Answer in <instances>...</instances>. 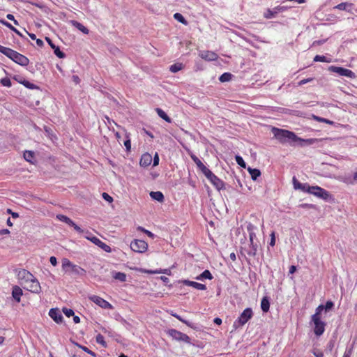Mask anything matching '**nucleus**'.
Wrapping results in <instances>:
<instances>
[{"label":"nucleus","instance_id":"1","mask_svg":"<svg viewBox=\"0 0 357 357\" xmlns=\"http://www.w3.org/2000/svg\"><path fill=\"white\" fill-rule=\"evenodd\" d=\"M292 182L295 190L313 195L326 202L333 200V195L328 191L318 185L311 186L307 183H302L296 176L293 177Z\"/></svg>","mask_w":357,"mask_h":357},{"label":"nucleus","instance_id":"2","mask_svg":"<svg viewBox=\"0 0 357 357\" xmlns=\"http://www.w3.org/2000/svg\"><path fill=\"white\" fill-rule=\"evenodd\" d=\"M271 131L274 137L280 144H288L291 146H296L298 136L294 132L275 127H273Z\"/></svg>","mask_w":357,"mask_h":357},{"label":"nucleus","instance_id":"3","mask_svg":"<svg viewBox=\"0 0 357 357\" xmlns=\"http://www.w3.org/2000/svg\"><path fill=\"white\" fill-rule=\"evenodd\" d=\"M0 52L22 66H26L29 63V59L24 55L1 45Z\"/></svg>","mask_w":357,"mask_h":357},{"label":"nucleus","instance_id":"4","mask_svg":"<svg viewBox=\"0 0 357 357\" xmlns=\"http://www.w3.org/2000/svg\"><path fill=\"white\" fill-rule=\"evenodd\" d=\"M253 317V312L252 308H245L234 322L233 327L237 329L239 327L243 326L250 319Z\"/></svg>","mask_w":357,"mask_h":357},{"label":"nucleus","instance_id":"5","mask_svg":"<svg viewBox=\"0 0 357 357\" xmlns=\"http://www.w3.org/2000/svg\"><path fill=\"white\" fill-rule=\"evenodd\" d=\"M166 333L174 340H176L178 342H183L187 343L190 345H194V346L195 345L194 343L192 342L190 337L188 335H186L179 331H177L174 328H171V329H168L166 331Z\"/></svg>","mask_w":357,"mask_h":357},{"label":"nucleus","instance_id":"6","mask_svg":"<svg viewBox=\"0 0 357 357\" xmlns=\"http://www.w3.org/2000/svg\"><path fill=\"white\" fill-rule=\"evenodd\" d=\"M204 174L218 191L225 189V182L215 175L209 169Z\"/></svg>","mask_w":357,"mask_h":357},{"label":"nucleus","instance_id":"7","mask_svg":"<svg viewBox=\"0 0 357 357\" xmlns=\"http://www.w3.org/2000/svg\"><path fill=\"white\" fill-rule=\"evenodd\" d=\"M328 70L350 79H355L356 77V74L352 70L343 67L331 66L328 67Z\"/></svg>","mask_w":357,"mask_h":357},{"label":"nucleus","instance_id":"8","mask_svg":"<svg viewBox=\"0 0 357 357\" xmlns=\"http://www.w3.org/2000/svg\"><path fill=\"white\" fill-rule=\"evenodd\" d=\"M311 321L314 324V333L317 336H321L325 331L326 323L321 321V317L312 315Z\"/></svg>","mask_w":357,"mask_h":357},{"label":"nucleus","instance_id":"9","mask_svg":"<svg viewBox=\"0 0 357 357\" xmlns=\"http://www.w3.org/2000/svg\"><path fill=\"white\" fill-rule=\"evenodd\" d=\"M130 248L135 252L144 253L148 249V243L142 240L135 239L130 243Z\"/></svg>","mask_w":357,"mask_h":357},{"label":"nucleus","instance_id":"10","mask_svg":"<svg viewBox=\"0 0 357 357\" xmlns=\"http://www.w3.org/2000/svg\"><path fill=\"white\" fill-rule=\"evenodd\" d=\"M89 300L103 309H112L113 306L108 301L102 298L93 295L89 296Z\"/></svg>","mask_w":357,"mask_h":357},{"label":"nucleus","instance_id":"11","mask_svg":"<svg viewBox=\"0 0 357 357\" xmlns=\"http://www.w3.org/2000/svg\"><path fill=\"white\" fill-rule=\"evenodd\" d=\"M86 238L90 241H91L93 243H94L96 245L102 249L106 252L109 253L112 252L111 248L108 245L102 242L101 240H100L98 237L95 236H86Z\"/></svg>","mask_w":357,"mask_h":357},{"label":"nucleus","instance_id":"12","mask_svg":"<svg viewBox=\"0 0 357 357\" xmlns=\"http://www.w3.org/2000/svg\"><path fill=\"white\" fill-rule=\"evenodd\" d=\"M286 10V7L278 6L273 9L268 8L264 13V17L266 19H272L276 17L277 14L283 12Z\"/></svg>","mask_w":357,"mask_h":357},{"label":"nucleus","instance_id":"13","mask_svg":"<svg viewBox=\"0 0 357 357\" xmlns=\"http://www.w3.org/2000/svg\"><path fill=\"white\" fill-rule=\"evenodd\" d=\"M45 40L49 44V45L51 47L52 49L54 50V54L59 57V59H64L66 57V54L62 52L59 46H56L52 40L49 37H45Z\"/></svg>","mask_w":357,"mask_h":357},{"label":"nucleus","instance_id":"14","mask_svg":"<svg viewBox=\"0 0 357 357\" xmlns=\"http://www.w3.org/2000/svg\"><path fill=\"white\" fill-rule=\"evenodd\" d=\"M49 316L56 323L61 324L63 321V316L58 308H52L49 311Z\"/></svg>","mask_w":357,"mask_h":357},{"label":"nucleus","instance_id":"15","mask_svg":"<svg viewBox=\"0 0 357 357\" xmlns=\"http://www.w3.org/2000/svg\"><path fill=\"white\" fill-rule=\"evenodd\" d=\"M17 278L19 280H24L26 282L33 280L34 276L27 270L20 269L17 271Z\"/></svg>","mask_w":357,"mask_h":357},{"label":"nucleus","instance_id":"16","mask_svg":"<svg viewBox=\"0 0 357 357\" xmlns=\"http://www.w3.org/2000/svg\"><path fill=\"white\" fill-rule=\"evenodd\" d=\"M259 247V241H256L255 243H250L248 248L246 250L248 255L253 257H256Z\"/></svg>","mask_w":357,"mask_h":357},{"label":"nucleus","instance_id":"17","mask_svg":"<svg viewBox=\"0 0 357 357\" xmlns=\"http://www.w3.org/2000/svg\"><path fill=\"white\" fill-rule=\"evenodd\" d=\"M319 141L318 139L314 138H310V139H303L299 137H298L296 146L303 147L306 146H310L314 144V143L317 142Z\"/></svg>","mask_w":357,"mask_h":357},{"label":"nucleus","instance_id":"18","mask_svg":"<svg viewBox=\"0 0 357 357\" xmlns=\"http://www.w3.org/2000/svg\"><path fill=\"white\" fill-rule=\"evenodd\" d=\"M354 5L349 2H342L333 7V9H337L340 10H344L346 12L352 13Z\"/></svg>","mask_w":357,"mask_h":357},{"label":"nucleus","instance_id":"19","mask_svg":"<svg viewBox=\"0 0 357 357\" xmlns=\"http://www.w3.org/2000/svg\"><path fill=\"white\" fill-rule=\"evenodd\" d=\"M30 283L28 289L32 293L38 294L40 292L41 287L38 280L34 277L33 280L29 281Z\"/></svg>","mask_w":357,"mask_h":357},{"label":"nucleus","instance_id":"20","mask_svg":"<svg viewBox=\"0 0 357 357\" xmlns=\"http://www.w3.org/2000/svg\"><path fill=\"white\" fill-rule=\"evenodd\" d=\"M152 162V155L149 153L142 154L139 160V165L141 167H147Z\"/></svg>","mask_w":357,"mask_h":357},{"label":"nucleus","instance_id":"21","mask_svg":"<svg viewBox=\"0 0 357 357\" xmlns=\"http://www.w3.org/2000/svg\"><path fill=\"white\" fill-rule=\"evenodd\" d=\"M181 282H182L183 284H184L185 285L192 287L199 290H206V286L205 284H201V283H199L197 282L190 281L188 280H184L181 281Z\"/></svg>","mask_w":357,"mask_h":357},{"label":"nucleus","instance_id":"22","mask_svg":"<svg viewBox=\"0 0 357 357\" xmlns=\"http://www.w3.org/2000/svg\"><path fill=\"white\" fill-rule=\"evenodd\" d=\"M199 55L203 59L208 61H215L218 58V55L211 51H203L200 53Z\"/></svg>","mask_w":357,"mask_h":357},{"label":"nucleus","instance_id":"23","mask_svg":"<svg viewBox=\"0 0 357 357\" xmlns=\"http://www.w3.org/2000/svg\"><path fill=\"white\" fill-rule=\"evenodd\" d=\"M22 294H23V291L22 290V289L20 287H19L18 286H14L13 287L12 296H13V299L17 303L20 302V298H21V296L22 295Z\"/></svg>","mask_w":357,"mask_h":357},{"label":"nucleus","instance_id":"24","mask_svg":"<svg viewBox=\"0 0 357 357\" xmlns=\"http://www.w3.org/2000/svg\"><path fill=\"white\" fill-rule=\"evenodd\" d=\"M149 195L152 199L160 203L163 202L165 200L164 195L160 191H151Z\"/></svg>","mask_w":357,"mask_h":357},{"label":"nucleus","instance_id":"25","mask_svg":"<svg viewBox=\"0 0 357 357\" xmlns=\"http://www.w3.org/2000/svg\"><path fill=\"white\" fill-rule=\"evenodd\" d=\"M261 309L263 312H268L270 309V298L268 296H264L261 301Z\"/></svg>","mask_w":357,"mask_h":357},{"label":"nucleus","instance_id":"26","mask_svg":"<svg viewBox=\"0 0 357 357\" xmlns=\"http://www.w3.org/2000/svg\"><path fill=\"white\" fill-rule=\"evenodd\" d=\"M192 160L197 165V168L203 173H206V172L208 169L202 162L195 155L192 156Z\"/></svg>","mask_w":357,"mask_h":357},{"label":"nucleus","instance_id":"27","mask_svg":"<svg viewBox=\"0 0 357 357\" xmlns=\"http://www.w3.org/2000/svg\"><path fill=\"white\" fill-rule=\"evenodd\" d=\"M0 24L6 26V27L9 28L11 31H13L14 33L17 34L22 38H24V36L20 33L19 30H17L15 27H14L10 23L7 22L6 20L3 19H0Z\"/></svg>","mask_w":357,"mask_h":357},{"label":"nucleus","instance_id":"28","mask_svg":"<svg viewBox=\"0 0 357 357\" xmlns=\"http://www.w3.org/2000/svg\"><path fill=\"white\" fill-rule=\"evenodd\" d=\"M71 272L73 274L78 276H85L86 273V271L84 268L75 264L71 268Z\"/></svg>","mask_w":357,"mask_h":357},{"label":"nucleus","instance_id":"29","mask_svg":"<svg viewBox=\"0 0 357 357\" xmlns=\"http://www.w3.org/2000/svg\"><path fill=\"white\" fill-rule=\"evenodd\" d=\"M247 169L253 181H257V178L261 176V172L259 169L251 168L250 167H248Z\"/></svg>","mask_w":357,"mask_h":357},{"label":"nucleus","instance_id":"30","mask_svg":"<svg viewBox=\"0 0 357 357\" xmlns=\"http://www.w3.org/2000/svg\"><path fill=\"white\" fill-rule=\"evenodd\" d=\"M71 23L75 28H77L79 31H82L83 33H84V34L89 33V30L88 29V28H86L85 26H84L82 23L79 22L77 21H75V20H73L71 22Z\"/></svg>","mask_w":357,"mask_h":357},{"label":"nucleus","instance_id":"31","mask_svg":"<svg viewBox=\"0 0 357 357\" xmlns=\"http://www.w3.org/2000/svg\"><path fill=\"white\" fill-rule=\"evenodd\" d=\"M155 111H156V113L158 114V115L161 119L165 120L166 122H167V123H171L172 122L171 118L167 114V113L164 110H162L160 108H156Z\"/></svg>","mask_w":357,"mask_h":357},{"label":"nucleus","instance_id":"32","mask_svg":"<svg viewBox=\"0 0 357 357\" xmlns=\"http://www.w3.org/2000/svg\"><path fill=\"white\" fill-rule=\"evenodd\" d=\"M112 277L116 280H119L120 282H126V274L122 272H116L112 271Z\"/></svg>","mask_w":357,"mask_h":357},{"label":"nucleus","instance_id":"33","mask_svg":"<svg viewBox=\"0 0 357 357\" xmlns=\"http://www.w3.org/2000/svg\"><path fill=\"white\" fill-rule=\"evenodd\" d=\"M24 158L27 162L33 164L35 159V153L33 151H25L24 152Z\"/></svg>","mask_w":357,"mask_h":357},{"label":"nucleus","instance_id":"34","mask_svg":"<svg viewBox=\"0 0 357 357\" xmlns=\"http://www.w3.org/2000/svg\"><path fill=\"white\" fill-rule=\"evenodd\" d=\"M233 77L234 75L230 73H224L220 76L219 80L220 82H226L230 81Z\"/></svg>","mask_w":357,"mask_h":357},{"label":"nucleus","instance_id":"35","mask_svg":"<svg viewBox=\"0 0 357 357\" xmlns=\"http://www.w3.org/2000/svg\"><path fill=\"white\" fill-rule=\"evenodd\" d=\"M73 264L71 263V261L66 259V258H64L62 260V268L65 271H68V268H72L73 266Z\"/></svg>","mask_w":357,"mask_h":357},{"label":"nucleus","instance_id":"36","mask_svg":"<svg viewBox=\"0 0 357 357\" xmlns=\"http://www.w3.org/2000/svg\"><path fill=\"white\" fill-rule=\"evenodd\" d=\"M67 225H68L70 227H72L74 228V229L77 231L79 234L84 233V230L77 225L70 218L68 220V222H66Z\"/></svg>","mask_w":357,"mask_h":357},{"label":"nucleus","instance_id":"37","mask_svg":"<svg viewBox=\"0 0 357 357\" xmlns=\"http://www.w3.org/2000/svg\"><path fill=\"white\" fill-rule=\"evenodd\" d=\"M67 225H68L70 227H72L74 228V229L77 231L79 234L84 233V230L77 225L70 218L68 220V222H66Z\"/></svg>","mask_w":357,"mask_h":357},{"label":"nucleus","instance_id":"38","mask_svg":"<svg viewBox=\"0 0 357 357\" xmlns=\"http://www.w3.org/2000/svg\"><path fill=\"white\" fill-rule=\"evenodd\" d=\"M174 18L177 20L178 22L182 23L184 25H187L188 24V21L185 20V18L183 16L182 14L179 13H176L174 15Z\"/></svg>","mask_w":357,"mask_h":357},{"label":"nucleus","instance_id":"39","mask_svg":"<svg viewBox=\"0 0 357 357\" xmlns=\"http://www.w3.org/2000/svg\"><path fill=\"white\" fill-rule=\"evenodd\" d=\"M182 68H183V64L181 63H174V64L170 66L169 70L172 73H177L179 70H181Z\"/></svg>","mask_w":357,"mask_h":357},{"label":"nucleus","instance_id":"40","mask_svg":"<svg viewBox=\"0 0 357 357\" xmlns=\"http://www.w3.org/2000/svg\"><path fill=\"white\" fill-rule=\"evenodd\" d=\"M22 84L24 85L26 88H27L29 89H39V86H38L37 85H36L33 83H31L29 81H28L26 79H23Z\"/></svg>","mask_w":357,"mask_h":357},{"label":"nucleus","instance_id":"41","mask_svg":"<svg viewBox=\"0 0 357 357\" xmlns=\"http://www.w3.org/2000/svg\"><path fill=\"white\" fill-rule=\"evenodd\" d=\"M76 345L82 349L84 351H85L86 353L90 354L91 356H92L93 357H98V355L93 352V351L90 350L88 347H85V346H83V345H81L78 343H76Z\"/></svg>","mask_w":357,"mask_h":357},{"label":"nucleus","instance_id":"42","mask_svg":"<svg viewBox=\"0 0 357 357\" xmlns=\"http://www.w3.org/2000/svg\"><path fill=\"white\" fill-rule=\"evenodd\" d=\"M235 160L241 167L244 169L246 168V163L241 155H236L235 156Z\"/></svg>","mask_w":357,"mask_h":357},{"label":"nucleus","instance_id":"43","mask_svg":"<svg viewBox=\"0 0 357 357\" xmlns=\"http://www.w3.org/2000/svg\"><path fill=\"white\" fill-rule=\"evenodd\" d=\"M123 144L126 146V151L130 152L131 150V140L128 135H126V139L123 142Z\"/></svg>","mask_w":357,"mask_h":357},{"label":"nucleus","instance_id":"44","mask_svg":"<svg viewBox=\"0 0 357 357\" xmlns=\"http://www.w3.org/2000/svg\"><path fill=\"white\" fill-rule=\"evenodd\" d=\"M96 340L97 343L101 344L104 347H107V343L104 340V337L101 334H98L96 337Z\"/></svg>","mask_w":357,"mask_h":357},{"label":"nucleus","instance_id":"45","mask_svg":"<svg viewBox=\"0 0 357 357\" xmlns=\"http://www.w3.org/2000/svg\"><path fill=\"white\" fill-rule=\"evenodd\" d=\"M314 61L315 62H330L329 60L325 56L323 55H316L314 57Z\"/></svg>","mask_w":357,"mask_h":357},{"label":"nucleus","instance_id":"46","mask_svg":"<svg viewBox=\"0 0 357 357\" xmlns=\"http://www.w3.org/2000/svg\"><path fill=\"white\" fill-rule=\"evenodd\" d=\"M141 271L142 273H166V274H169L170 273V271L168 270V269H165L163 271L160 270V271H149V270H141Z\"/></svg>","mask_w":357,"mask_h":357},{"label":"nucleus","instance_id":"47","mask_svg":"<svg viewBox=\"0 0 357 357\" xmlns=\"http://www.w3.org/2000/svg\"><path fill=\"white\" fill-rule=\"evenodd\" d=\"M0 83L3 86H7V87H10L12 86L11 81L8 77H3V78L1 79Z\"/></svg>","mask_w":357,"mask_h":357},{"label":"nucleus","instance_id":"48","mask_svg":"<svg viewBox=\"0 0 357 357\" xmlns=\"http://www.w3.org/2000/svg\"><path fill=\"white\" fill-rule=\"evenodd\" d=\"M333 307L334 303L332 301H326L325 305H324V308L326 312L331 310L333 308Z\"/></svg>","mask_w":357,"mask_h":357},{"label":"nucleus","instance_id":"49","mask_svg":"<svg viewBox=\"0 0 357 357\" xmlns=\"http://www.w3.org/2000/svg\"><path fill=\"white\" fill-rule=\"evenodd\" d=\"M62 311L64 313V314L68 317L74 316L75 314L74 311L70 308L63 307Z\"/></svg>","mask_w":357,"mask_h":357},{"label":"nucleus","instance_id":"50","mask_svg":"<svg viewBox=\"0 0 357 357\" xmlns=\"http://www.w3.org/2000/svg\"><path fill=\"white\" fill-rule=\"evenodd\" d=\"M202 276L204 277V280H212L213 278L211 273L209 270H205L202 272Z\"/></svg>","mask_w":357,"mask_h":357},{"label":"nucleus","instance_id":"51","mask_svg":"<svg viewBox=\"0 0 357 357\" xmlns=\"http://www.w3.org/2000/svg\"><path fill=\"white\" fill-rule=\"evenodd\" d=\"M325 310L324 308V305H319L315 310V313L313 315H316L317 317H321V312Z\"/></svg>","mask_w":357,"mask_h":357},{"label":"nucleus","instance_id":"52","mask_svg":"<svg viewBox=\"0 0 357 357\" xmlns=\"http://www.w3.org/2000/svg\"><path fill=\"white\" fill-rule=\"evenodd\" d=\"M334 347H335V340H331L327 344L326 351L331 352L333 351Z\"/></svg>","mask_w":357,"mask_h":357},{"label":"nucleus","instance_id":"53","mask_svg":"<svg viewBox=\"0 0 357 357\" xmlns=\"http://www.w3.org/2000/svg\"><path fill=\"white\" fill-rule=\"evenodd\" d=\"M153 166H158L160 161L159 155L157 152L155 153L153 158H152Z\"/></svg>","mask_w":357,"mask_h":357},{"label":"nucleus","instance_id":"54","mask_svg":"<svg viewBox=\"0 0 357 357\" xmlns=\"http://www.w3.org/2000/svg\"><path fill=\"white\" fill-rule=\"evenodd\" d=\"M234 185H235V188L236 190H238V187H239L240 188H243V185H242L240 179L236 176H235V178L234 179Z\"/></svg>","mask_w":357,"mask_h":357},{"label":"nucleus","instance_id":"55","mask_svg":"<svg viewBox=\"0 0 357 357\" xmlns=\"http://www.w3.org/2000/svg\"><path fill=\"white\" fill-rule=\"evenodd\" d=\"M102 197L106 202L111 203L113 202V198L107 192H103Z\"/></svg>","mask_w":357,"mask_h":357},{"label":"nucleus","instance_id":"56","mask_svg":"<svg viewBox=\"0 0 357 357\" xmlns=\"http://www.w3.org/2000/svg\"><path fill=\"white\" fill-rule=\"evenodd\" d=\"M247 231L248 233L255 232V230L257 229V227H255L253 224L251 222L248 223L246 226Z\"/></svg>","mask_w":357,"mask_h":357},{"label":"nucleus","instance_id":"57","mask_svg":"<svg viewBox=\"0 0 357 357\" xmlns=\"http://www.w3.org/2000/svg\"><path fill=\"white\" fill-rule=\"evenodd\" d=\"M271 239L269 242V245L273 247L275 244V231H272L270 234Z\"/></svg>","mask_w":357,"mask_h":357},{"label":"nucleus","instance_id":"58","mask_svg":"<svg viewBox=\"0 0 357 357\" xmlns=\"http://www.w3.org/2000/svg\"><path fill=\"white\" fill-rule=\"evenodd\" d=\"M56 218L58 220H59L60 221L65 222V223L68 222V220L70 218L68 216H66L65 215H62V214L57 215Z\"/></svg>","mask_w":357,"mask_h":357},{"label":"nucleus","instance_id":"59","mask_svg":"<svg viewBox=\"0 0 357 357\" xmlns=\"http://www.w3.org/2000/svg\"><path fill=\"white\" fill-rule=\"evenodd\" d=\"M121 323L126 328V329L130 330L132 327L131 324L128 323L124 318L121 317L120 319Z\"/></svg>","mask_w":357,"mask_h":357},{"label":"nucleus","instance_id":"60","mask_svg":"<svg viewBox=\"0 0 357 357\" xmlns=\"http://www.w3.org/2000/svg\"><path fill=\"white\" fill-rule=\"evenodd\" d=\"M313 80H314V78H312V77L307 78V79H303L301 80L300 82H298V86H302V85H304V84H305L307 83L311 82Z\"/></svg>","mask_w":357,"mask_h":357},{"label":"nucleus","instance_id":"61","mask_svg":"<svg viewBox=\"0 0 357 357\" xmlns=\"http://www.w3.org/2000/svg\"><path fill=\"white\" fill-rule=\"evenodd\" d=\"M249 240H250V243H255V242H256V241H258L257 239V236H256L255 232L249 233Z\"/></svg>","mask_w":357,"mask_h":357},{"label":"nucleus","instance_id":"62","mask_svg":"<svg viewBox=\"0 0 357 357\" xmlns=\"http://www.w3.org/2000/svg\"><path fill=\"white\" fill-rule=\"evenodd\" d=\"M299 207L303 208H314L315 206L312 204H301L299 205Z\"/></svg>","mask_w":357,"mask_h":357},{"label":"nucleus","instance_id":"63","mask_svg":"<svg viewBox=\"0 0 357 357\" xmlns=\"http://www.w3.org/2000/svg\"><path fill=\"white\" fill-rule=\"evenodd\" d=\"M351 354H352V348L347 349L343 355V357H351Z\"/></svg>","mask_w":357,"mask_h":357},{"label":"nucleus","instance_id":"64","mask_svg":"<svg viewBox=\"0 0 357 357\" xmlns=\"http://www.w3.org/2000/svg\"><path fill=\"white\" fill-rule=\"evenodd\" d=\"M313 354L316 356V357H324V354L322 351H319V350H314L313 351Z\"/></svg>","mask_w":357,"mask_h":357}]
</instances>
